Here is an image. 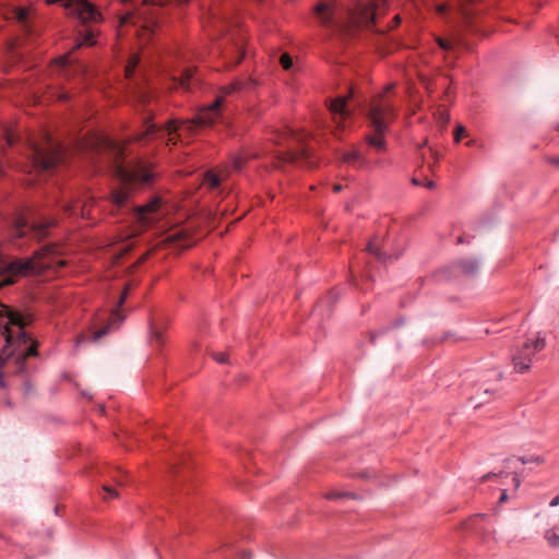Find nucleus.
I'll return each mask as SVG.
<instances>
[{
  "instance_id": "a19ab883",
  "label": "nucleus",
  "mask_w": 559,
  "mask_h": 559,
  "mask_svg": "<svg viewBox=\"0 0 559 559\" xmlns=\"http://www.w3.org/2000/svg\"><path fill=\"white\" fill-rule=\"evenodd\" d=\"M129 289H130V287H129V286H126V288H124L123 293L121 294V296H120V298H119V301H118V305H119V306H122V305H123V302H124V300H126V298H127V296H128V294H129Z\"/></svg>"
},
{
  "instance_id": "79ce46f5",
  "label": "nucleus",
  "mask_w": 559,
  "mask_h": 559,
  "mask_svg": "<svg viewBox=\"0 0 559 559\" xmlns=\"http://www.w3.org/2000/svg\"><path fill=\"white\" fill-rule=\"evenodd\" d=\"M132 19H133L132 14H126L123 17H121L120 23H121V25H127L129 23H133Z\"/></svg>"
},
{
  "instance_id": "4c0bfd02",
  "label": "nucleus",
  "mask_w": 559,
  "mask_h": 559,
  "mask_svg": "<svg viewBox=\"0 0 559 559\" xmlns=\"http://www.w3.org/2000/svg\"><path fill=\"white\" fill-rule=\"evenodd\" d=\"M436 41H437V44L439 45L440 48H442L444 50L451 49V44L448 43L447 40H444L443 38L436 37Z\"/></svg>"
},
{
  "instance_id": "4d7b16f0",
  "label": "nucleus",
  "mask_w": 559,
  "mask_h": 559,
  "mask_svg": "<svg viewBox=\"0 0 559 559\" xmlns=\"http://www.w3.org/2000/svg\"><path fill=\"white\" fill-rule=\"evenodd\" d=\"M251 554L250 552H243L241 559H250Z\"/></svg>"
},
{
  "instance_id": "ddd939ff",
  "label": "nucleus",
  "mask_w": 559,
  "mask_h": 559,
  "mask_svg": "<svg viewBox=\"0 0 559 559\" xmlns=\"http://www.w3.org/2000/svg\"><path fill=\"white\" fill-rule=\"evenodd\" d=\"M347 99L348 97H337L330 104V112L337 128H342L345 119L350 116V112L346 108Z\"/></svg>"
},
{
  "instance_id": "e2e57ef3",
  "label": "nucleus",
  "mask_w": 559,
  "mask_h": 559,
  "mask_svg": "<svg viewBox=\"0 0 559 559\" xmlns=\"http://www.w3.org/2000/svg\"><path fill=\"white\" fill-rule=\"evenodd\" d=\"M466 2H474L475 0H465Z\"/></svg>"
},
{
  "instance_id": "c85d7f7f",
  "label": "nucleus",
  "mask_w": 559,
  "mask_h": 559,
  "mask_svg": "<svg viewBox=\"0 0 559 559\" xmlns=\"http://www.w3.org/2000/svg\"><path fill=\"white\" fill-rule=\"evenodd\" d=\"M15 19L26 26L27 17H28V11L23 8H17L14 12Z\"/></svg>"
},
{
  "instance_id": "f8f14e48",
  "label": "nucleus",
  "mask_w": 559,
  "mask_h": 559,
  "mask_svg": "<svg viewBox=\"0 0 559 559\" xmlns=\"http://www.w3.org/2000/svg\"><path fill=\"white\" fill-rule=\"evenodd\" d=\"M159 207V200L154 199L145 205L138 206L134 209V216L141 227H147L154 222L153 215Z\"/></svg>"
},
{
  "instance_id": "4468645a",
  "label": "nucleus",
  "mask_w": 559,
  "mask_h": 559,
  "mask_svg": "<svg viewBox=\"0 0 559 559\" xmlns=\"http://www.w3.org/2000/svg\"><path fill=\"white\" fill-rule=\"evenodd\" d=\"M353 19L356 23L362 24L365 26L371 25L376 19L374 4L372 2L358 4Z\"/></svg>"
},
{
  "instance_id": "7c9ffc66",
  "label": "nucleus",
  "mask_w": 559,
  "mask_h": 559,
  "mask_svg": "<svg viewBox=\"0 0 559 559\" xmlns=\"http://www.w3.org/2000/svg\"><path fill=\"white\" fill-rule=\"evenodd\" d=\"M519 460H520L523 464H527V463L543 464V463L545 462L544 457H543V456H539V455L521 456V457H519Z\"/></svg>"
},
{
  "instance_id": "bf43d9fd",
  "label": "nucleus",
  "mask_w": 559,
  "mask_h": 559,
  "mask_svg": "<svg viewBox=\"0 0 559 559\" xmlns=\"http://www.w3.org/2000/svg\"><path fill=\"white\" fill-rule=\"evenodd\" d=\"M3 365H4V359L2 358V356H0V369L2 368Z\"/></svg>"
},
{
  "instance_id": "052dcab7",
  "label": "nucleus",
  "mask_w": 559,
  "mask_h": 559,
  "mask_svg": "<svg viewBox=\"0 0 559 559\" xmlns=\"http://www.w3.org/2000/svg\"><path fill=\"white\" fill-rule=\"evenodd\" d=\"M414 185H419L418 180L413 179Z\"/></svg>"
},
{
  "instance_id": "5701e85b",
  "label": "nucleus",
  "mask_w": 559,
  "mask_h": 559,
  "mask_svg": "<svg viewBox=\"0 0 559 559\" xmlns=\"http://www.w3.org/2000/svg\"><path fill=\"white\" fill-rule=\"evenodd\" d=\"M187 233L183 231V230H178V231H175L173 233L168 239L171 241V242H176L178 243L180 247L182 248H186V247H190L191 243L190 242H186L187 240Z\"/></svg>"
},
{
  "instance_id": "8fccbe9b",
  "label": "nucleus",
  "mask_w": 559,
  "mask_h": 559,
  "mask_svg": "<svg viewBox=\"0 0 559 559\" xmlns=\"http://www.w3.org/2000/svg\"><path fill=\"white\" fill-rule=\"evenodd\" d=\"M342 190H343L342 185L336 183V185H334V186H333V191H334V192L338 193V192H341Z\"/></svg>"
},
{
  "instance_id": "a18cd8bd",
  "label": "nucleus",
  "mask_w": 559,
  "mask_h": 559,
  "mask_svg": "<svg viewBox=\"0 0 559 559\" xmlns=\"http://www.w3.org/2000/svg\"><path fill=\"white\" fill-rule=\"evenodd\" d=\"M214 358H215L218 362H221V364H223V362H226V361H227V358H226L225 354H223V353H222V354H216V355H214Z\"/></svg>"
},
{
  "instance_id": "6e6d98bb",
  "label": "nucleus",
  "mask_w": 559,
  "mask_h": 559,
  "mask_svg": "<svg viewBox=\"0 0 559 559\" xmlns=\"http://www.w3.org/2000/svg\"><path fill=\"white\" fill-rule=\"evenodd\" d=\"M492 476H495L493 474H487L483 477V481H486V480H489Z\"/></svg>"
},
{
  "instance_id": "39448f33",
  "label": "nucleus",
  "mask_w": 559,
  "mask_h": 559,
  "mask_svg": "<svg viewBox=\"0 0 559 559\" xmlns=\"http://www.w3.org/2000/svg\"><path fill=\"white\" fill-rule=\"evenodd\" d=\"M392 90L389 85L383 94L373 97L369 104L367 118L373 134L366 135V142L377 152L385 150L386 144L384 134L388 131L389 124L395 118V109L392 102L385 96V93Z\"/></svg>"
},
{
  "instance_id": "2eb2a0df",
  "label": "nucleus",
  "mask_w": 559,
  "mask_h": 559,
  "mask_svg": "<svg viewBox=\"0 0 559 559\" xmlns=\"http://www.w3.org/2000/svg\"><path fill=\"white\" fill-rule=\"evenodd\" d=\"M123 319L124 317L118 310H114L108 319L107 324L103 329L93 333V341L97 342L111 330H116L123 321Z\"/></svg>"
},
{
  "instance_id": "c9c22d12",
  "label": "nucleus",
  "mask_w": 559,
  "mask_h": 559,
  "mask_svg": "<svg viewBox=\"0 0 559 559\" xmlns=\"http://www.w3.org/2000/svg\"><path fill=\"white\" fill-rule=\"evenodd\" d=\"M71 60H70V56L67 55V56H62L60 57L58 60H57V63L56 66L57 67H60L62 70L67 71V68L68 66L70 64Z\"/></svg>"
},
{
  "instance_id": "bb28decb",
  "label": "nucleus",
  "mask_w": 559,
  "mask_h": 559,
  "mask_svg": "<svg viewBox=\"0 0 559 559\" xmlns=\"http://www.w3.org/2000/svg\"><path fill=\"white\" fill-rule=\"evenodd\" d=\"M158 130L159 129L157 128L156 124L147 122L145 132L138 134L134 138V141H141L143 138L147 136L148 134H153V133L157 132Z\"/></svg>"
},
{
  "instance_id": "393cba45",
  "label": "nucleus",
  "mask_w": 559,
  "mask_h": 559,
  "mask_svg": "<svg viewBox=\"0 0 559 559\" xmlns=\"http://www.w3.org/2000/svg\"><path fill=\"white\" fill-rule=\"evenodd\" d=\"M545 539L549 546L559 548V534L555 530H547L545 533Z\"/></svg>"
},
{
  "instance_id": "603ef678",
  "label": "nucleus",
  "mask_w": 559,
  "mask_h": 559,
  "mask_svg": "<svg viewBox=\"0 0 559 559\" xmlns=\"http://www.w3.org/2000/svg\"><path fill=\"white\" fill-rule=\"evenodd\" d=\"M507 498H508V496H507V491L504 490V491H502V493H501L500 502L506 501V500H507Z\"/></svg>"
},
{
  "instance_id": "13d9d810",
  "label": "nucleus",
  "mask_w": 559,
  "mask_h": 559,
  "mask_svg": "<svg viewBox=\"0 0 559 559\" xmlns=\"http://www.w3.org/2000/svg\"><path fill=\"white\" fill-rule=\"evenodd\" d=\"M513 480H514L515 486L519 487L520 486V479L518 477H514Z\"/></svg>"
},
{
  "instance_id": "680f3d73",
  "label": "nucleus",
  "mask_w": 559,
  "mask_h": 559,
  "mask_svg": "<svg viewBox=\"0 0 559 559\" xmlns=\"http://www.w3.org/2000/svg\"><path fill=\"white\" fill-rule=\"evenodd\" d=\"M83 340H84V337H83V336H82V337H79V338H78V343L82 342Z\"/></svg>"
},
{
  "instance_id": "dca6fc26",
  "label": "nucleus",
  "mask_w": 559,
  "mask_h": 559,
  "mask_svg": "<svg viewBox=\"0 0 559 559\" xmlns=\"http://www.w3.org/2000/svg\"><path fill=\"white\" fill-rule=\"evenodd\" d=\"M198 81L199 80L194 78V69L187 68L183 70L179 79H174V84L176 87H181L182 90L189 92L193 88Z\"/></svg>"
},
{
  "instance_id": "a878e982",
  "label": "nucleus",
  "mask_w": 559,
  "mask_h": 559,
  "mask_svg": "<svg viewBox=\"0 0 559 559\" xmlns=\"http://www.w3.org/2000/svg\"><path fill=\"white\" fill-rule=\"evenodd\" d=\"M140 62V57L138 55H133L130 57L128 64L126 67V74L127 76H131L135 68L138 67Z\"/></svg>"
},
{
  "instance_id": "f257e3e1",
  "label": "nucleus",
  "mask_w": 559,
  "mask_h": 559,
  "mask_svg": "<svg viewBox=\"0 0 559 559\" xmlns=\"http://www.w3.org/2000/svg\"><path fill=\"white\" fill-rule=\"evenodd\" d=\"M96 146L100 152L109 155L110 168L120 181V188L112 191L111 200L115 206L121 207L128 200L131 189L150 183L153 175L141 160L124 165L122 162L124 146L119 142L102 136L96 140Z\"/></svg>"
},
{
  "instance_id": "4be33fe9",
  "label": "nucleus",
  "mask_w": 559,
  "mask_h": 559,
  "mask_svg": "<svg viewBox=\"0 0 559 559\" xmlns=\"http://www.w3.org/2000/svg\"><path fill=\"white\" fill-rule=\"evenodd\" d=\"M82 40L76 45V47H80L82 45L86 46H93L95 44V36L96 32L93 26L86 28L84 32L81 33Z\"/></svg>"
},
{
  "instance_id": "58836bf2",
  "label": "nucleus",
  "mask_w": 559,
  "mask_h": 559,
  "mask_svg": "<svg viewBox=\"0 0 559 559\" xmlns=\"http://www.w3.org/2000/svg\"><path fill=\"white\" fill-rule=\"evenodd\" d=\"M103 490L108 493L110 497H118V492L117 490H115L112 487L108 486V485H104L103 486Z\"/></svg>"
},
{
  "instance_id": "a211bd4d",
  "label": "nucleus",
  "mask_w": 559,
  "mask_h": 559,
  "mask_svg": "<svg viewBox=\"0 0 559 559\" xmlns=\"http://www.w3.org/2000/svg\"><path fill=\"white\" fill-rule=\"evenodd\" d=\"M341 159L343 163H347L353 165L356 168H361L367 165L366 157L356 148L350 152H345L341 155Z\"/></svg>"
},
{
  "instance_id": "c03bdc74",
  "label": "nucleus",
  "mask_w": 559,
  "mask_h": 559,
  "mask_svg": "<svg viewBox=\"0 0 559 559\" xmlns=\"http://www.w3.org/2000/svg\"><path fill=\"white\" fill-rule=\"evenodd\" d=\"M547 162L551 165H555V166H558L559 167V156H552V157H548L547 158Z\"/></svg>"
},
{
  "instance_id": "3c124183",
  "label": "nucleus",
  "mask_w": 559,
  "mask_h": 559,
  "mask_svg": "<svg viewBox=\"0 0 559 559\" xmlns=\"http://www.w3.org/2000/svg\"><path fill=\"white\" fill-rule=\"evenodd\" d=\"M475 144H476V140H474V139H471V140H468V141L466 142V146H468V147H472V146H474Z\"/></svg>"
},
{
  "instance_id": "f704fd0d",
  "label": "nucleus",
  "mask_w": 559,
  "mask_h": 559,
  "mask_svg": "<svg viewBox=\"0 0 559 559\" xmlns=\"http://www.w3.org/2000/svg\"><path fill=\"white\" fill-rule=\"evenodd\" d=\"M466 134V129L462 124H457L454 130V141L459 143L461 139Z\"/></svg>"
},
{
  "instance_id": "de8ad7c7",
  "label": "nucleus",
  "mask_w": 559,
  "mask_h": 559,
  "mask_svg": "<svg viewBox=\"0 0 559 559\" xmlns=\"http://www.w3.org/2000/svg\"><path fill=\"white\" fill-rule=\"evenodd\" d=\"M5 138H7V143H8L9 145H12V144L14 143V135H13V134H11V133H7V134H5Z\"/></svg>"
},
{
  "instance_id": "9b49d317",
  "label": "nucleus",
  "mask_w": 559,
  "mask_h": 559,
  "mask_svg": "<svg viewBox=\"0 0 559 559\" xmlns=\"http://www.w3.org/2000/svg\"><path fill=\"white\" fill-rule=\"evenodd\" d=\"M245 41L246 37L242 34H238L237 36L233 35L228 38L226 46L222 51V57L224 58L227 67H235L243 58Z\"/></svg>"
},
{
  "instance_id": "6ab92c4d",
  "label": "nucleus",
  "mask_w": 559,
  "mask_h": 559,
  "mask_svg": "<svg viewBox=\"0 0 559 559\" xmlns=\"http://www.w3.org/2000/svg\"><path fill=\"white\" fill-rule=\"evenodd\" d=\"M150 342L152 346L160 347L164 344V334L154 319L150 321Z\"/></svg>"
},
{
  "instance_id": "9d476101",
  "label": "nucleus",
  "mask_w": 559,
  "mask_h": 559,
  "mask_svg": "<svg viewBox=\"0 0 559 559\" xmlns=\"http://www.w3.org/2000/svg\"><path fill=\"white\" fill-rule=\"evenodd\" d=\"M546 345L544 337H536L534 341H526L521 348L512 355V362L518 372H525L530 369L533 357Z\"/></svg>"
},
{
  "instance_id": "f03ea898",
  "label": "nucleus",
  "mask_w": 559,
  "mask_h": 559,
  "mask_svg": "<svg viewBox=\"0 0 559 559\" xmlns=\"http://www.w3.org/2000/svg\"><path fill=\"white\" fill-rule=\"evenodd\" d=\"M32 320L29 314L23 316L9 306L0 305V335L5 341L3 354L7 357L16 355L17 359L24 360L37 355V343L24 330Z\"/></svg>"
},
{
  "instance_id": "473e14b6",
  "label": "nucleus",
  "mask_w": 559,
  "mask_h": 559,
  "mask_svg": "<svg viewBox=\"0 0 559 559\" xmlns=\"http://www.w3.org/2000/svg\"><path fill=\"white\" fill-rule=\"evenodd\" d=\"M64 213L69 215L78 214V204L72 202H67L62 205Z\"/></svg>"
},
{
  "instance_id": "e433bc0d",
  "label": "nucleus",
  "mask_w": 559,
  "mask_h": 559,
  "mask_svg": "<svg viewBox=\"0 0 559 559\" xmlns=\"http://www.w3.org/2000/svg\"><path fill=\"white\" fill-rule=\"evenodd\" d=\"M136 34H138V36L140 37V39L142 40V39H144V38H146V37L151 36L152 31H151V28H148V27H143L142 29H138V31H136Z\"/></svg>"
},
{
  "instance_id": "aec40b11",
  "label": "nucleus",
  "mask_w": 559,
  "mask_h": 559,
  "mask_svg": "<svg viewBox=\"0 0 559 559\" xmlns=\"http://www.w3.org/2000/svg\"><path fill=\"white\" fill-rule=\"evenodd\" d=\"M316 14L319 16L323 25H330L333 23V12L324 3H319L316 7Z\"/></svg>"
},
{
  "instance_id": "c756f323",
  "label": "nucleus",
  "mask_w": 559,
  "mask_h": 559,
  "mask_svg": "<svg viewBox=\"0 0 559 559\" xmlns=\"http://www.w3.org/2000/svg\"><path fill=\"white\" fill-rule=\"evenodd\" d=\"M342 497L357 498V496L355 493H350V492L329 491L325 493V498L329 500L338 499Z\"/></svg>"
},
{
  "instance_id": "ea45409f",
  "label": "nucleus",
  "mask_w": 559,
  "mask_h": 559,
  "mask_svg": "<svg viewBox=\"0 0 559 559\" xmlns=\"http://www.w3.org/2000/svg\"><path fill=\"white\" fill-rule=\"evenodd\" d=\"M466 29L474 32L473 21L468 17L467 13H464Z\"/></svg>"
},
{
  "instance_id": "49530a36",
  "label": "nucleus",
  "mask_w": 559,
  "mask_h": 559,
  "mask_svg": "<svg viewBox=\"0 0 559 559\" xmlns=\"http://www.w3.org/2000/svg\"><path fill=\"white\" fill-rule=\"evenodd\" d=\"M112 479L117 485H119V486L123 485V480H122V477L120 476V472H117V475L112 476Z\"/></svg>"
},
{
  "instance_id": "864d4df0",
  "label": "nucleus",
  "mask_w": 559,
  "mask_h": 559,
  "mask_svg": "<svg viewBox=\"0 0 559 559\" xmlns=\"http://www.w3.org/2000/svg\"><path fill=\"white\" fill-rule=\"evenodd\" d=\"M457 43L463 45V46H466L465 41H464V38H463V35H460L459 38H457Z\"/></svg>"
},
{
  "instance_id": "5fc2aeb1",
  "label": "nucleus",
  "mask_w": 559,
  "mask_h": 559,
  "mask_svg": "<svg viewBox=\"0 0 559 559\" xmlns=\"http://www.w3.org/2000/svg\"><path fill=\"white\" fill-rule=\"evenodd\" d=\"M426 187H427L428 189H433V187H435V182H433V181H428V182L426 183Z\"/></svg>"
},
{
  "instance_id": "72a5a7b5",
  "label": "nucleus",
  "mask_w": 559,
  "mask_h": 559,
  "mask_svg": "<svg viewBox=\"0 0 559 559\" xmlns=\"http://www.w3.org/2000/svg\"><path fill=\"white\" fill-rule=\"evenodd\" d=\"M93 204V201L86 200L80 207V215L82 217H88L90 216V209Z\"/></svg>"
},
{
  "instance_id": "7ed1b4c3",
  "label": "nucleus",
  "mask_w": 559,
  "mask_h": 559,
  "mask_svg": "<svg viewBox=\"0 0 559 559\" xmlns=\"http://www.w3.org/2000/svg\"><path fill=\"white\" fill-rule=\"evenodd\" d=\"M254 85L255 82L252 79L236 80L224 86L221 91L222 94L218 95L211 105L202 108L193 119L181 122L180 127H178L175 120L169 121L165 127V130L169 135L167 145H169L170 142H173V144L176 143L173 135L176 134L178 130L192 134L198 128L207 127L216 122L221 117V106L225 96L238 92H248L252 90Z\"/></svg>"
},
{
  "instance_id": "cd10ccee",
  "label": "nucleus",
  "mask_w": 559,
  "mask_h": 559,
  "mask_svg": "<svg viewBox=\"0 0 559 559\" xmlns=\"http://www.w3.org/2000/svg\"><path fill=\"white\" fill-rule=\"evenodd\" d=\"M367 250L371 253V254H374L377 258L379 259H384V253L379 249L376 240H371L369 243H368V247H367Z\"/></svg>"
},
{
  "instance_id": "423d86ee",
  "label": "nucleus",
  "mask_w": 559,
  "mask_h": 559,
  "mask_svg": "<svg viewBox=\"0 0 559 559\" xmlns=\"http://www.w3.org/2000/svg\"><path fill=\"white\" fill-rule=\"evenodd\" d=\"M66 150L52 136L46 134L40 142H33L28 147V165L26 173H45L51 170L66 157Z\"/></svg>"
},
{
  "instance_id": "b1692460",
  "label": "nucleus",
  "mask_w": 559,
  "mask_h": 559,
  "mask_svg": "<svg viewBox=\"0 0 559 559\" xmlns=\"http://www.w3.org/2000/svg\"><path fill=\"white\" fill-rule=\"evenodd\" d=\"M460 265L463 272L466 274H474L479 267V263L474 259L464 260L460 263Z\"/></svg>"
},
{
  "instance_id": "412c9836",
  "label": "nucleus",
  "mask_w": 559,
  "mask_h": 559,
  "mask_svg": "<svg viewBox=\"0 0 559 559\" xmlns=\"http://www.w3.org/2000/svg\"><path fill=\"white\" fill-rule=\"evenodd\" d=\"M257 156L258 154L255 153L242 151L240 154L231 157V167L234 170H240L248 159L254 158Z\"/></svg>"
},
{
  "instance_id": "20e7f679",
  "label": "nucleus",
  "mask_w": 559,
  "mask_h": 559,
  "mask_svg": "<svg viewBox=\"0 0 559 559\" xmlns=\"http://www.w3.org/2000/svg\"><path fill=\"white\" fill-rule=\"evenodd\" d=\"M64 265L66 261L59 257V249L53 245L44 247L27 260L0 261V288L13 284L16 275L38 274Z\"/></svg>"
},
{
  "instance_id": "0eeeda50",
  "label": "nucleus",
  "mask_w": 559,
  "mask_h": 559,
  "mask_svg": "<svg viewBox=\"0 0 559 559\" xmlns=\"http://www.w3.org/2000/svg\"><path fill=\"white\" fill-rule=\"evenodd\" d=\"M307 133L297 132L293 129H286L281 132L278 138L275 140L278 143L285 142L289 148V152L285 155V160L292 163H301L306 167H313L314 163L310 160L307 148L299 147L307 138Z\"/></svg>"
},
{
  "instance_id": "2f4dec72",
  "label": "nucleus",
  "mask_w": 559,
  "mask_h": 559,
  "mask_svg": "<svg viewBox=\"0 0 559 559\" xmlns=\"http://www.w3.org/2000/svg\"><path fill=\"white\" fill-rule=\"evenodd\" d=\"M280 62L285 70H289L293 66V59L288 53H283L281 56Z\"/></svg>"
},
{
  "instance_id": "09e8293b",
  "label": "nucleus",
  "mask_w": 559,
  "mask_h": 559,
  "mask_svg": "<svg viewBox=\"0 0 559 559\" xmlns=\"http://www.w3.org/2000/svg\"><path fill=\"white\" fill-rule=\"evenodd\" d=\"M550 507H557L559 504V496H556L555 498H552V500L550 501Z\"/></svg>"
},
{
  "instance_id": "37998d69",
  "label": "nucleus",
  "mask_w": 559,
  "mask_h": 559,
  "mask_svg": "<svg viewBox=\"0 0 559 559\" xmlns=\"http://www.w3.org/2000/svg\"><path fill=\"white\" fill-rule=\"evenodd\" d=\"M436 10L438 13L443 14L447 12L448 5L445 3L439 4L437 5Z\"/></svg>"
},
{
  "instance_id": "f3484780",
  "label": "nucleus",
  "mask_w": 559,
  "mask_h": 559,
  "mask_svg": "<svg viewBox=\"0 0 559 559\" xmlns=\"http://www.w3.org/2000/svg\"><path fill=\"white\" fill-rule=\"evenodd\" d=\"M228 168H223L219 173H215L213 170L207 171L204 175L203 183L209 187V189H216L221 181L224 180L229 175Z\"/></svg>"
},
{
  "instance_id": "1a4fd4ad",
  "label": "nucleus",
  "mask_w": 559,
  "mask_h": 559,
  "mask_svg": "<svg viewBox=\"0 0 559 559\" xmlns=\"http://www.w3.org/2000/svg\"><path fill=\"white\" fill-rule=\"evenodd\" d=\"M53 225L50 219H44L35 215L29 217L20 216L15 219L12 230L14 237H23L31 234L35 238H43L47 234V229Z\"/></svg>"
},
{
  "instance_id": "6e6552de",
  "label": "nucleus",
  "mask_w": 559,
  "mask_h": 559,
  "mask_svg": "<svg viewBox=\"0 0 559 559\" xmlns=\"http://www.w3.org/2000/svg\"><path fill=\"white\" fill-rule=\"evenodd\" d=\"M47 3H60L69 15L84 25L97 24L103 20L100 11L87 0H47Z\"/></svg>"
}]
</instances>
